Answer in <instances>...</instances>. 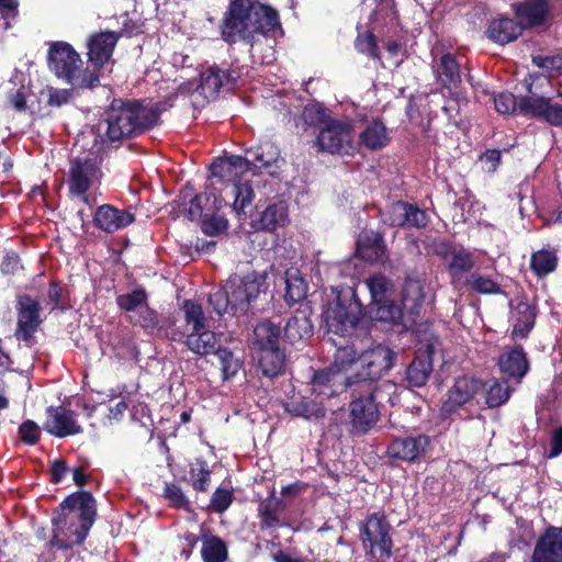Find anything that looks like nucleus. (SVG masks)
<instances>
[{"label":"nucleus","instance_id":"nucleus-1","mask_svg":"<svg viewBox=\"0 0 562 562\" xmlns=\"http://www.w3.org/2000/svg\"><path fill=\"white\" fill-rule=\"evenodd\" d=\"M222 38L228 44L245 42L255 63L269 64L270 56H259L257 46L261 40L276 38L282 34L278 12L257 0H232L220 24Z\"/></svg>","mask_w":562,"mask_h":562},{"label":"nucleus","instance_id":"nucleus-2","mask_svg":"<svg viewBox=\"0 0 562 562\" xmlns=\"http://www.w3.org/2000/svg\"><path fill=\"white\" fill-rule=\"evenodd\" d=\"M210 172L211 180L217 179L224 184L218 196L210 191V195L214 196L213 209L229 205L238 215L246 214L256 196L255 188L260 183V179H244L250 172L247 159L237 155L220 157L211 165Z\"/></svg>","mask_w":562,"mask_h":562},{"label":"nucleus","instance_id":"nucleus-3","mask_svg":"<svg viewBox=\"0 0 562 562\" xmlns=\"http://www.w3.org/2000/svg\"><path fill=\"white\" fill-rule=\"evenodd\" d=\"M97 516L95 499L90 492L80 491L67 496L59 505V512L53 517L52 548L67 550L81 544Z\"/></svg>","mask_w":562,"mask_h":562},{"label":"nucleus","instance_id":"nucleus-4","mask_svg":"<svg viewBox=\"0 0 562 562\" xmlns=\"http://www.w3.org/2000/svg\"><path fill=\"white\" fill-rule=\"evenodd\" d=\"M267 289L266 273L233 274L221 289L210 294L209 303L220 316L225 313L235 316L245 315Z\"/></svg>","mask_w":562,"mask_h":562},{"label":"nucleus","instance_id":"nucleus-5","mask_svg":"<svg viewBox=\"0 0 562 562\" xmlns=\"http://www.w3.org/2000/svg\"><path fill=\"white\" fill-rule=\"evenodd\" d=\"M159 102L127 101L113 103L106 113L105 135L117 142L131 135L140 134L158 124L162 112Z\"/></svg>","mask_w":562,"mask_h":562},{"label":"nucleus","instance_id":"nucleus-6","mask_svg":"<svg viewBox=\"0 0 562 562\" xmlns=\"http://www.w3.org/2000/svg\"><path fill=\"white\" fill-rule=\"evenodd\" d=\"M48 68L75 89H92L100 85V74L81 68V59L66 42H54L47 54Z\"/></svg>","mask_w":562,"mask_h":562},{"label":"nucleus","instance_id":"nucleus-7","mask_svg":"<svg viewBox=\"0 0 562 562\" xmlns=\"http://www.w3.org/2000/svg\"><path fill=\"white\" fill-rule=\"evenodd\" d=\"M393 528L384 512L369 514L359 525V537L370 559L387 562L392 554Z\"/></svg>","mask_w":562,"mask_h":562},{"label":"nucleus","instance_id":"nucleus-8","mask_svg":"<svg viewBox=\"0 0 562 562\" xmlns=\"http://www.w3.org/2000/svg\"><path fill=\"white\" fill-rule=\"evenodd\" d=\"M361 316L362 306L353 294L348 296L338 295L323 313L327 334L340 338L352 337L353 333L358 330Z\"/></svg>","mask_w":562,"mask_h":562},{"label":"nucleus","instance_id":"nucleus-9","mask_svg":"<svg viewBox=\"0 0 562 562\" xmlns=\"http://www.w3.org/2000/svg\"><path fill=\"white\" fill-rule=\"evenodd\" d=\"M101 178L102 171L97 157L74 158L70 160L67 181L69 194L91 206L95 200L90 191L98 189Z\"/></svg>","mask_w":562,"mask_h":562},{"label":"nucleus","instance_id":"nucleus-10","mask_svg":"<svg viewBox=\"0 0 562 562\" xmlns=\"http://www.w3.org/2000/svg\"><path fill=\"white\" fill-rule=\"evenodd\" d=\"M315 145L318 151L350 155L356 149L355 132L351 120H329L319 130Z\"/></svg>","mask_w":562,"mask_h":562},{"label":"nucleus","instance_id":"nucleus-11","mask_svg":"<svg viewBox=\"0 0 562 562\" xmlns=\"http://www.w3.org/2000/svg\"><path fill=\"white\" fill-rule=\"evenodd\" d=\"M396 353L384 345H376L359 355L360 372L351 375L355 385L376 381L394 366Z\"/></svg>","mask_w":562,"mask_h":562},{"label":"nucleus","instance_id":"nucleus-12","mask_svg":"<svg viewBox=\"0 0 562 562\" xmlns=\"http://www.w3.org/2000/svg\"><path fill=\"white\" fill-rule=\"evenodd\" d=\"M16 329L14 336L18 340L32 345L34 334L42 324L41 306L31 295H20L16 301Z\"/></svg>","mask_w":562,"mask_h":562},{"label":"nucleus","instance_id":"nucleus-13","mask_svg":"<svg viewBox=\"0 0 562 562\" xmlns=\"http://www.w3.org/2000/svg\"><path fill=\"white\" fill-rule=\"evenodd\" d=\"M351 390V396L353 397L350 402L351 425L356 430L366 432L379 419L378 404L364 393L362 387L353 386Z\"/></svg>","mask_w":562,"mask_h":562},{"label":"nucleus","instance_id":"nucleus-14","mask_svg":"<svg viewBox=\"0 0 562 562\" xmlns=\"http://www.w3.org/2000/svg\"><path fill=\"white\" fill-rule=\"evenodd\" d=\"M429 445L427 435L398 437L389 445L387 454L393 460L415 462L426 454Z\"/></svg>","mask_w":562,"mask_h":562},{"label":"nucleus","instance_id":"nucleus-15","mask_svg":"<svg viewBox=\"0 0 562 562\" xmlns=\"http://www.w3.org/2000/svg\"><path fill=\"white\" fill-rule=\"evenodd\" d=\"M519 112L541 119L554 126H562V104L552 103L551 99L536 94L520 98Z\"/></svg>","mask_w":562,"mask_h":562},{"label":"nucleus","instance_id":"nucleus-16","mask_svg":"<svg viewBox=\"0 0 562 562\" xmlns=\"http://www.w3.org/2000/svg\"><path fill=\"white\" fill-rule=\"evenodd\" d=\"M120 35L116 32H100L93 34L88 40V60L93 67L95 74L104 67L111 59L114 47Z\"/></svg>","mask_w":562,"mask_h":562},{"label":"nucleus","instance_id":"nucleus-17","mask_svg":"<svg viewBox=\"0 0 562 562\" xmlns=\"http://www.w3.org/2000/svg\"><path fill=\"white\" fill-rule=\"evenodd\" d=\"M44 429L58 438L82 432L81 426L77 423L75 412L63 406H49Z\"/></svg>","mask_w":562,"mask_h":562},{"label":"nucleus","instance_id":"nucleus-18","mask_svg":"<svg viewBox=\"0 0 562 562\" xmlns=\"http://www.w3.org/2000/svg\"><path fill=\"white\" fill-rule=\"evenodd\" d=\"M313 392L323 397H331L341 393L347 387L352 389L355 380L351 375H344L335 372L330 367L328 369L316 371L312 379Z\"/></svg>","mask_w":562,"mask_h":562},{"label":"nucleus","instance_id":"nucleus-19","mask_svg":"<svg viewBox=\"0 0 562 562\" xmlns=\"http://www.w3.org/2000/svg\"><path fill=\"white\" fill-rule=\"evenodd\" d=\"M498 368L501 372L509 380L521 383L522 379L530 370V361L525 349L517 345L506 347L498 358Z\"/></svg>","mask_w":562,"mask_h":562},{"label":"nucleus","instance_id":"nucleus-20","mask_svg":"<svg viewBox=\"0 0 562 562\" xmlns=\"http://www.w3.org/2000/svg\"><path fill=\"white\" fill-rule=\"evenodd\" d=\"M240 77L241 72L234 68L224 71L217 66H211L201 74L198 91L211 101L217 97L223 87L236 82Z\"/></svg>","mask_w":562,"mask_h":562},{"label":"nucleus","instance_id":"nucleus-21","mask_svg":"<svg viewBox=\"0 0 562 562\" xmlns=\"http://www.w3.org/2000/svg\"><path fill=\"white\" fill-rule=\"evenodd\" d=\"M532 562H562V527L550 526L537 540Z\"/></svg>","mask_w":562,"mask_h":562},{"label":"nucleus","instance_id":"nucleus-22","mask_svg":"<svg viewBox=\"0 0 562 562\" xmlns=\"http://www.w3.org/2000/svg\"><path fill=\"white\" fill-rule=\"evenodd\" d=\"M243 157L247 159V168L250 170L252 179H259L257 171L263 168L269 169L277 165L280 151L274 143L265 139L258 145L248 148Z\"/></svg>","mask_w":562,"mask_h":562},{"label":"nucleus","instance_id":"nucleus-23","mask_svg":"<svg viewBox=\"0 0 562 562\" xmlns=\"http://www.w3.org/2000/svg\"><path fill=\"white\" fill-rule=\"evenodd\" d=\"M135 221L133 213L126 210H120L111 204L99 206L93 216L95 227L105 232L114 233L121 231Z\"/></svg>","mask_w":562,"mask_h":562},{"label":"nucleus","instance_id":"nucleus-24","mask_svg":"<svg viewBox=\"0 0 562 562\" xmlns=\"http://www.w3.org/2000/svg\"><path fill=\"white\" fill-rule=\"evenodd\" d=\"M513 9L521 25L527 27L544 24L551 13L549 0H522L513 4Z\"/></svg>","mask_w":562,"mask_h":562},{"label":"nucleus","instance_id":"nucleus-25","mask_svg":"<svg viewBox=\"0 0 562 562\" xmlns=\"http://www.w3.org/2000/svg\"><path fill=\"white\" fill-rule=\"evenodd\" d=\"M482 382L474 378L461 376L456 380L454 385L448 393V400L443 404L447 413L471 401L482 390Z\"/></svg>","mask_w":562,"mask_h":562},{"label":"nucleus","instance_id":"nucleus-26","mask_svg":"<svg viewBox=\"0 0 562 562\" xmlns=\"http://www.w3.org/2000/svg\"><path fill=\"white\" fill-rule=\"evenodd\" d=\"M536 315L537 311L533 305L526 301H519L512 311V338L516 340L527 338L535 326Z\"/></svg>","mask_w":562,"mask_h":562},{"label":"nucleus","instance_id":"nucleus-27","mask_svg":"<svg viewBox=\"0 0 562 562\" xmlns=\"http://www.w3.org/2000/svg\"><path fill=\"white\" fill-rule=\"evenodd\" d=\"M524 26L510 18L494 19L488 24L486 36L494 43L505 45L521 35Z\"/></svg>","mask_w":562,"mask_h":562},{"label":"nucleus","instance_id":"nucleus-28","mask_svg":"<svg viewBox=\"0 0 562 562\" xmlns=\"http://www.w3.org/2000/svg\"><path fill=\"white\" fill-rule=\"evenodd\" d=\"M460 67V61L450 53L443 54L438 63L434 60L432 65L437 80L448 89L457 88L461 82Z\"/></svg>","mask_w":562,"mask_h":562},{"label":"nucleus","instance_id":"nucleus-29","mask_svg":"<svg viewBox=\"0 0 562 562\" xmlns=\"http://www.w3.org/2000/svg\"><path fill=\"white\" fill-rule=\"evenodd\" d=\"M333 344L337 347V350L334 356V362L330 368L335 372H340L344 375H353L357 372H360V363H359V355L355 349L353 345H338V342L334 339Z\"/></svg>","mask_w":562,"mask_h":562},{"label":"nucleus","instance_id":"nucleus-30","mask_svg":"<svg viewBox=\"0 0 562 562\" xmlns=\"http://www.w3.org/2000/svg\"><path fill=\"white\" fill-rule=\"evenodd\" d=\"M218 339L214 331L206 327L201 330H193L186 335V346L188 349L199 356L215 353L220 348Z\"/></svg>","mask_w":562,"mask_h":562},{"label":"nucleus","instance_id":"nucleus-31","mask_svg":"<svg viewBox=\"0 0 562 562\" xmlns=\"http://www.w3.org/2000/svg\"><path fill=\"white\" fill-rule=\"evenodd\" d=\"M359 140L360 144L368 149H381L385 147L390 140L387 128L382 121L373 120L360 132Z\"/></svg>","mask_w":562,"mask_h":562},{"label":"nucleus","instance_id":"nucleus-32","mask_svg":"<svg viewBox=\"0 0 562 562\" xmlns=\"http://www.w3.org/2000/svg\"><path fill=\"white\" fill-rule=\"evenodd\" d=\"M375 381H369L362 384H359V387H362L364 390V393H367L374 403H389L392 406L396 405L400 401L398 398V386L394 382L386 380L382 381L379 384L374 383Z\"/></svg>","mask_w":562,"mask_h":562},{"label":"nucleus","instance_id":"nucleus-33","mask_svg":"<svg viewBox=\"0 0 562 562\" xmlns=\"http://www.w3.org/2000/svg\"><path fill=\"white\" fill-rule=\"evenodd\" d=\"M281 329L270 321L260 322L254 329L252 345L256 351L279 347Z\"/></svg>","mask_w":562,"mask_h":562},{"label":"nucleus","instance_id":"nucleus-34","mask_svg":"<svg viewBox=\"0 0 562 562\" xmlns=\"http://www.w3.org/2000/svg\"><path fill=\"white\" fill-rule=\"evenodd\" d=\"M285 285L284 300L292 305L305 299L307 284L297 269H288L281 278Z\"/></svg>","mask_w":562,"mask_h":562},{"label":"nucleus","instance_id":"nucleus-35","mask_svg":"<svg viewBox=\"0 0 562 562\" xmlns=\"http://www.w3.org/2000/svg\"><path fill=\"white\" fill-rule=\"evenodd\" d=\"M257 359L262 374L269 378L277 376L284 368L285 356L280 347L258 351Z\"/></svg>","mask_w":562,"mask_h":562},{"label":"nucleus","instance_id":"nucleus-36","mask_svg":"<svg viewBox=\"0 0 562 562\" xmlns=\"http://www.w3.org/2000/svg\"><path fill=\"white\" fill-rule=\"evenodd\" d=\"M432 371L430 356H416L406 370V379L412 386L420 387L426 384Z\"/></svg>","mask_w":562,"mask_h":562},{"label":"nucleus","instance_id":"nucleus-37","mask_svg":"<svg viewBox=\"0 0 562 562\" xmlns=\"http://www.w3.org/2000/svg\"><path fill=\"white\" fill-rule=\"evenodd\" d=\"M312 333L313 325L310 318L304 314L292 316L284 327V337L291 344L308 338Z\"/></svg>","mask_w":562,"mask_h":562},{"label":"nucleus","instance_id":"nucleus-38","mask_svg":"<svg viewBox=\"0 0 562 562\" xmlns=\"http://www.w3.org/2000/svg\"><path fill=\"white\" fill-rule=\"evenodd\" d=\"M288 220V210L283 202L269 205L260 215L256 224L258 229L273 231L283 226Z\"/></svg>","mask_w":562,"mask_h":562},{"label":"nucleus","instance_id":"nucleus-39","mask_svg":"<svg viewBox=\"0 0 562 562\" xmlns=\"http://www.w3.org/2000/svg\"><path fill=\"white\" fill-rule=\"evenodd\" d=\"M425 300L424 288L418 280H407L403 289V304L408 311L411 316H416L419 313Z\"/></svg>","mask_w":562,"mask_h":562},{"label":"nucleus","instance_id":"nucleus-40","mask_svg":"<svg viewBox=\"0 0 562 562\" xmlns=\"http://www.w3.org/2000/svg\"><path fill=\"white\" fill-rule=\"evenodd\" d=\"M371 313L374 319L389 323L391 325L402 324V321L405 317L401 305L396 304L391 299L381 301L380 303H374Z\"/></svg>","mask_w":562,"mask_h":562},{"label":"nucleus","instance_id":"nucleus-41","mask_svg":"<svg viewBox=\"0 0 562 562\" xmlns=\"http://www.w3.org/2000/svg\"><path fill=\"white\" fill-rule=\"evenodd\" d=\"M357 251L366 260H375L383 255V239L378 233L362 234L357 241Z\"/></svg>","mask_w":562,"mask_h":562},{"label":"nucleus","instance_id":"nucleus-42","mask_svg":"<svg viewBox=\"0 0 562 562\" xmlns=\"http://www.w3.org/2000/svg\"><path fill=\"white\" fill-rule=\"evenodd\" d=\"M201 555L203 562H225L227 559L226 543L216 536L202 537Z\"/></svg>","mask_w":562,"mask_h":562},{"label":"nucleus","instance_id":"nucleus-43","mask_svg":"<svg viewBox=\"0 0 562 562\" xmlns=\"http://www.w3.org/2000/svg\"><path fill=\"white\" fill-rule=\"evenodd\" d=\"M483 387L486 390L485 402L488 407H497L506 403L512 392L506 380H490Z\"/></svg>","mask_w":562,"mask_h":562},{"label":"nucleus","instance_id":"nucleus-44","mask_svg":"<svg viewBox=\"0 0 562 562\" xmlns=\"http://www.w3.org/2000/svg\"><path fill=\"white\" fill-rule=\"evenodd\" d=\"M286 411L292 416L303 417L305 419H318L325 416L323 405L312 400L291 402L286 405Z\"/></svg>","mask_w":562,"mask_h":562},{"label":"nucleus","instance_id":"nucleus-45","mask_svg":"<svg viewBox=\"0 0 562 562\" xmlns=\"http://www.w3.org/2000/svg\"><path fill=\"white\" fill-rule=\"evenodd\" d=\"M558 265L557 255L548 249L538 250L532 254L530 267L536 276L544 277L553 272Z\"/></svg>","mask_w":562,"mask_h":562},{"label":"nucleus","instance_id":"nucleus-46","mask_svg":"<svg viewBox=\"0 0 562 562\" xmlns=\"http://www.w3.org/2000/svg\"><path fill=\"white\" fill-rule=\"evenodd\" d=\"M367 286L370 291L372 303L391 299L393 283L383 274H374L367 280Z\"/></svg>","mask_w":562,"mask_h":562},{"label":"nucleus","instance_id":"nucleus-47","mask_svg":"<svg viewBox=\"0 0 562 562\" xmlns=\"http://www.w3.org/2000/svg\"><path fill=\"white\" fill-rule=\"evenodd\" d=\"M474 266L472 255L465 249L453 250L448 262V270L453 278H459L462 273L470 271Z\"/></svg>","mask_w":562,"mask_h":562},{"label":"nucleus","instance_id":"nucleus-48","mask_svg":"<svg viewBox=\"0 0 562 562\" xmlns=\"http://www.w3.org/2000/svg\"><path fill=\"white\" fill-rule=\"evenodd\" d=\"M116 303L121 310L135 314L143 305L147 304V293L144 289H135L130 293L121 294L116 297Z\"/></svg>","mask_w":562,"mask_h":562},{"label":"nucleus","instance_id":"nucleus-49","mask_svg":"<svg viewBox=\"0 0 562 562\" xmlns=\"http://www.w3.org/2000/svg\"><path fill=\"white\" fill-rule=\"evenodd\" d=\"M184 321L188 327H191V331L201 330L206 327L205 315L201 305L196 304L191 300L183 302Z\"/></svg>","mask_w":562,"mask_h":562},{"label":"nucleus","instance_id":"nucleus-50","mask_svg":"<svg viewBox=\"0 0 562 562\" xmlns=\"http://www.w3.org/2000/svg\"><path fill=\"white\" fill-rule=\"evenodd\" d=\"M190 475L192 480V486L196 491L205 492L211 482V471L206 461L196 460L191 465Z\"/></svg>","mask_w":562,"mask_h":562},{"label":"nucleus","instance_id":"nucleus-51","mask_svg":"<svg viewBox=\"0 0 562 562\" xmlns=\"http://www.w3.org/2000/svg\"><path fill=\"white\" fill-rule=\"evenodd\" d=\"M258 516L260 518L261 529H271L279 525L278 503L273 499H267L259 504Z\"/></svg>","mask_w":562,"mask_h":562},{"label":"nucleus","instance_id":"nucleus-52","mask_svg":"<svg viewBox=\"0 0 562 562\" xmlns=\"http://www.w3.org/2000/svg\"><path fill=\"white\" fill-rule=\"evenodd\" d=\"M215 355L221 362L223 378L225 380L233 378L240 368V361L227 348L220 347Z\"/></svg>","mask_w":562,"mask_h":562},{"label":"nucleus","instance_id":"nucleus-53","mask_svg":"<svg viewBox=\"0 0 562 562\" xmlns=\"http://www.w3.org/2000/svg\"><path fill=\"white\" fill-rule=\"evenodd\" d=\"M469 286L481 294H496L501 292V286L488 277L472 273L467 280Z\"/></svg>","mask_w":562,"mask_h":562},{"label":"nucleus","instance_id":"nucleus-54","mask_svg":"<svg viewBox=\"0 0 562 562\" xmlns=\"http://www.w3.org/2000/svg\"><path fill=\"white\" fill-rule=\"evenodd\" d=\"M407 210L409 204L405 202H395L390 206L385 222L391 226L404 227L407 226Z\"/></svg>","mask_w":562,"mask_h":562},{"label":"nucleus","instance_id":"nucleus-55","mask_svg":"<svg viewBox=\"0 0 562 562\" xmlns=\"http://www.w3.org/2000/svg\"><path fill=\"white\" fill-rule=\"evenodd\" d=\"M304 121L307 124H322L325 126L329 120L326 108L321 103L307 104L303 111Z\"/></svg>","mask_w":562,"mask_h":562},{"label":"nucleus","instance_id":"nucleus-56","mask_svg":"<svg viewBox=\"0 0 562 562\" xmlns=\"http://www.w3.org/2000/svg\"><path fill=\"white\" fill-rule=\"evenodd\" d=\"M130 322L143 328H155L158 325V314L147 303L138 312L130 316Z\"/></svg>","mask_w":562,"mask_h":562},{"label":"nucleus","instance_id":"nucleus-57","mask_svg":"<svg viewBox=\"0 0 562 562\" xmlns=\"http://www.w3.org/2000/svg\"><path fill=\"white\" fill-rule=\"evenodd\" d=\"M164 496L173 507L189 509L190 502L180 486L167 483L164 488Z\"/></svg>","mask_w":562,"mask_h":562},{"label":"nucleus","instance_id":"nucleus-58","mask_svg":"<svg viewBox=\"0 0 562 562\" xmlns=\"http://www.w3.org/2000/svg\"><path fill=\"white\" fill-rule=\"evenodd\" d=\"M532 63L548 72L549 76L560 74L562 71V55L541 56L537 55L532 57Z\"/></svg>","mask_w":562,"mask_h":562},{"label":"nucleus","instance_id":"nucleus-59","mask_svg":"<svg viewBox=\"0 0 562 562\" xmlns=\"http://www.w3.org/2000/svg\"><path fill=\"white\" fill-rule=\"evenodd\" d=\"M519 102L510 92H501L494 97L495 110L501 114H512L516 110L519 111Z\"/></svg>","mask_w":562,"mask_h":562},{"label":"nucleus","instance_id":"nucleus-60","mask_svg":"<svg viewBox=\"0 0 562 562\" xmlns=\"http://www.w3.org/2000/svg\"><path fill=\"white\" fill-rule=\"evenodd\" d=\"M227 228V220L221 215H205L202 222V231L209 236H215Z\"/></svg>","mask_w":562,"mask_h":562},{"label":"nucleus","instance_id":"nucleus-61","mask_svg":"<svg viewBox=\"0 0 562 562\" xmlns=\"http://www.w3.org/2000/svg\"><path fill=\"white\" fill-rule=\"evenodd\" d=\"M355 45L357 50L361 54H364L372 58L379 56L376 41L372 33L358 35Z\"/></svg>","mask_w":562,"mask_h":562},{"label":"nucleus","instance_id":"nucleus-62","mask_svg":"<svg viewBox=\"0 0 562 562\" xmlns=\"http://www.w3.org/2000/svg\"><path fill=\"white\" fill-rule=\"evenodd\" d=\"M40 427L33 420H25L19 427L20 439L27 445H35L40 439Z\"/></svg>","mask_w":562,"mask_h":562},{"label":"nucleus","instance_id":"nucleus-63","mask_svg":"<svg viewBox=\"0 0 562 562\" xmlns=\"http://www.w3.org/2000/svg\"><path fill=\"white\" fill-rule=\"evenodd\" d=\"M233 496L227 490L217 488L211 498V507L215 513H224L232 504Z\"/></svg>","mask_w":562,"mask_h":562},{"label":"nucleus","instance_id":"nucleus-64","mask_svg":"<svg viewBox=\"0 0 562 562\" xmlns=\"http://www.w3.org/2000/svg\"><path fill=\"white\" fill-rule=\"evenodd\" d=\"M47 92V104L50 106L60 108L69 103L72 98L71 90L69 89L48 88Z\"/></svg>","mask_w":562,"mask_h":562}]
</instances>
